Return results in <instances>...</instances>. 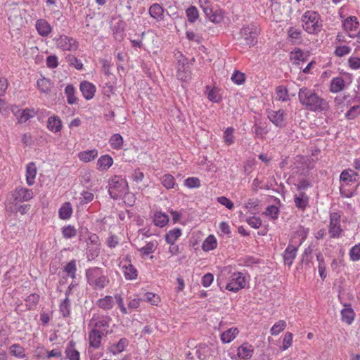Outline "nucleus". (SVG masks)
I'll use <instances>...</instances> for the list:
<instances>
[{
    "mask_svg": "<svg viewBox=\"0 0 360 360\" xmlns=\"http://www.w3.org/2000/svg\"><path fill=\"white\" fill-rule=\"evenodd\" d=\"M300 104L307 110L312 112H326L329 110L328 103L319 96L314 90L302 87L298 92Z\"/></svg>",
    "mask_w": 360,
    "mask_h": 360,
    "instance_id": "1",
    "label": "nucleus"
},
{
    "mask_svg": "<svg viewBox=\"0 0 360 360\" xmlns=\"http://www.w3.org/2000/svg\"><path fill=\"white\" fill-rule=\"evenodd\" d=\"M357 172L352 169L343 170L340 176V191L342 196L345 198H352L358 186Z\"/></svg>",
    "mask_w": 360,
    "mask_h": 360,
    "instance_id": "2",
    "label": "nucleus"
},
{
    "mask_svg": "<svg viewBox=\"0 0 360 360\" xmlns=\"http://www.w3.org/2000/svg\"><path fill=\"white\" fill-rule=\"evenodd\" d=\"M303 29L309 34L319 33L323 28V21L319 13L314 11H307L302 16Z\"/></svg>",
    "mask_w": 360,
    "mask_h": 360,
    "instance_id": "3",
    "label": "nucleus"
},
{
    "mask_svg": "<svg viewBox=\"0 0 360 360\" xmlns=\"http://www.w3.org/2000/svg\"><path fill=\"white\" fill-rule=\"evenodd\" d=\"M87 283L94 290H102L109 283V278L104 274L102 269L99 267L90 268L86 271Z\"/></svg>",
    "mask_w": 360,
    "mask_h": 360,
    "instance_id": "4",
    "label": "nucleus"
},
{
    "mask_svg": "<svg viewBox=\"0 0 360 360\" xmlns=\"http://www.w3.org/2000/svg\"><path fill=\"white\" fill-rule=\"evenodd\" d=\"M115 302L117 303L120 311L123 314H127L128 311L124 304V298L120 294H116L114 296L105 295L104 297L99 298L96 301V306L105 311H110L113 309Z\"/></svg>",
    "mask_w": 360,
    "mask_h": 360,
    "instance_id": "5",
    "label": "nucleus"
},
{
    "mask_svg": "<svg viewBox=\"0 0 360 360\" xmlns=\"http://www.w3.org/2000/svg\"><path fill=\"white\" fill-rule=\"evenodd\" d=\"M128 190V184L124 178L115 175L109 181L108 193L111 198L117 199Z\"/></svg>",
    "mask_w": 360,
    "mask_h": 360,
    "instance_id": "6",
    "label": "nucleus"
},
{
    "mask_svg": "<svg viewBox=\"0 0 360 360\" xmlns=\"http://www.w3.org/2000/svg\"><path fill=\"white\" fill-rule=\"evenodd\" d=\"M53 41L56 48L63 51L75 52L79 46L77 40L65 34H60L56 37Z\"/></svg>",
    "mask_w": 360,
    "mask_h": 360,
    "instance_id": "7",
    "label": "nucleus"
},
{
    "mask_svg": "<svg viewBox=\"0 0 360 360\" xmlns=\"http://www.w3.org/2000/svg\"><path fill=\"white\" fill-rule=\"evenodd\" d=\"M246 283L247 279L245 275L242 272L236 271L230 273L225 288L229 291L236 292L245 288Z\"/></svg>",
    "mask_w": 360,
    "mask_h": 360,
    "instance_id": "8",
    "label": "nucleus"
},
{
    "mask_svg": "<svg viewBox=\"0 0 360 360\" xmlns=\"http://www.w3.org/2000/svg\"><path fill=\"white\" fill-rule=\"evenodd\" d=\"M111 321L112 319L108 315L94 314L89 321V326L108 334L110 333L108 328Z\"/></svg>",
    "mask_w": 360,
    "mask_h": 360,
    "instance_id": "9",
    "label": "nucleus"
},
{
    "mask_svg": "<svg viewBox=\"0 0 360 360\" xmlns=\"http://www.w3.org/2000/svg\"><path fill=\"white\" fill-rule=\"evenodd\" d=\"M34 197L32 189L23 186L16 187L11 193V201L15 205L30 200Z\"/></svg>",
    "mask_w": 360,
    "mask_h": 360,
    "instance_id": "10",
    "label": "nucleus"
},
{
    "mask_svg": "<svg viewBox=\"0 0 360 360\" xmlns=\"http://www.w3.org/2000/svg\"><path fill=\"white\" fill-rule=\"evenodd\" d=\"M86 246L88 257L91 259L97 257L100 254L101 247L98 236L96 233H89Z\"/></svg>",
    "mask_w": 360,
    "mask_h": 360,
    "instance_id": "11",
    "label": "nucleus"
},
{
    "mask_svg": "<svg viewBox=\"0 0 360 360\" xmlns=\"http://www.w3.org/2000/svg\"><path fill=\"white\" fill-rule=\"evenodd\" d=\"M176 78L181 82H188L191 78V71L188 63V59L181 56L176 64Z\"/></svg>",
    "mask_w": 360,
    "mask_h": 360,
    "instance_id": "12",
    "label": "nucleus"
},
{
    "mask_svg": "<svg viewBox=\"0 0 360 360\" xmlns=\"http://www.w3.org/2000/svg\"><path fill=\"white\" fill-rule=\"evenodd\" d=\"M120 266L126 280H136L137 278L138 271L131 264L129 256H126L122 260Z\"/></svg>",
    "mask_w": 360,
    "mask_h": 360,
    "instance_id": "13",
    "label": "nucleus"
},
{
    "mask_svg": "<svg viewBox=\"0 0 360 360\" xmlns=\"http://www.w3.org/2000/svg\"><path fill=\"white\" fill-rule=\"evenodd\" d=\"M241 42L249 47L255 46L257 43V34L253 27H243L240 30Z\"/></svg>",
    "mask_w": 360,
    "mask_h": 360,
    "instance_id": "14",
    "label": "nucleus"
},
{
    "mask_svg": "<svg viewBox=\"0 0 360 360\" xmlns=\"http://www.w3.org/2000/svg\"><path fill=\"white\" fill-rule=\"evenodd\" d=\"M342 232L340 225V215L337 212L330 214V224L328 233L331 238H339Z\"/></svg>",
    "mask_w": 360,
    "mask_h": 360,
    "instance_id": "15",
    "label": "nucleus"
},
{
    "mask_svg": "<svg viewBox=\"0 0 360 360\" xmlns=\"http://www.w3.org/2000/svg\"><path fill=\"white\" fill-rule=\"evenodd\" d=\"M254 352V346L245 341L238 347L236 355L239 360H249L252 357Z\"/></svg>",
    "mask_w": 360,
    "mask_h": 360,
    "instance_id": "16",
    "label": "nucleus"
},
{
    "mask_svg": "<svg viewBox=\"0 0 360 360\" xmlns=\"http://www.w3.org/2000/svg\"><path fill=\"white\" fill-rule=\"evenodd\" d=\"M300 246L289 243L287 248L283 253V258L285 264L291 266L297 257V253Z\"/></svg>",
    "mask_w": 360,
    "mask_h": 360,
    "instance_id": "17",
    "label": "nucleus"
},
{
    "mask_svg": "<svg viewBox=\"0 0 360 360\" xmlns=\"http://www.w3.org/2000/svg\"><path fill=\"white\" fill-rule=\"evenodd\" d=\"M267 115L269 120L276 127H282L285 125V112L283 110L267 111Z\"/></svg>",
    "mask_w": 360,
    "mask_h": 360,
    "instance_id": "18",
    "label": "nucleus"
},
{
    "mask_svg": "<svg viewBox=\"0 0 360 360\" xmlns=\"http://www.w3.org/2000/svg\"><path fill=\"white\" fill-rule=\"evenodd\" d=\"M359 21L356 17L349 16L342 22V27L351 38H354V33L358 28Z\"/></svg>",
    "mask_w": 360,
    "mask_h": 360,
    "instance_id": "19",
    "label": "nucleus"
},
{
    "mask_svg": "<svg viewBox=\"0 0 360 360\" xmlns=\"http://www.w3.org/2000/svg\"><path fill=\"white\" fill-rule=\"evenodd\" d=\"M296 167L302 172L309 171L314 167V159L310 157L298 155L295 158Z\"/></svg>",
    "mask_w": 360,
    "mask_h": 360,
    "instance_id": "20",
    "label": "nucleus"
},
{
    "mask_svg": "<svg viewBox=\"0 0 360 360\" xmlns=\"http://www.w3.org/2000/svg\"><path fill=\"white\" fill-rule=\"evenodd\" d=\"M308 233V229H305L304 227L300 226L290 238V243L300 246L306 240Z\"/></svg>",
    "mask_w": 360,
    "mask_h": 360,
    "instance_id": "21",
    "label": "nucleus"
},
{
    "mask_svg": "<svg viewBox=\"0 0 360 360\" xmlns=\"http://www.w3.org/2000/svg\"><path fill=\"white\" fill-rule=\"evenodd\" d=\"M79 89L82 96L86 100L92 99L96 91V86L87 81H83L80 83Z\"/></svg>",
    "mask_w": 360,
    "mask_h": 360,
    "instance_id": "22",
    "label": "nucleus"
},
{
    "mask_svg": "<svg viewBox=\"0 0 360 360\" xmlns=\"http://www.w3.org/2000/svg\"><path fill=\"white\" fill-rule=\"evenodd\" d=\"M105 334L103 331L91 328L89 333V346L95 349L98 348L101 346L102 338Z\"/></svg>",
    "mask_w": 360,
    "mask_h": 360,
    "instance_id": "23",
    "label": "nucleus"
},
{
    "mask_svg": "<svg viewBox=\"0 0 360 360\" xmlns=\"http://www.w3.org/2000/svg\"><path fill=\"white\" fill-rule=\"evenodd\" d=\"M37 174V168L34 162H30L26 165L25 179L28 186H32L35 183Z\"/></svg>",
    "mask_w": 360,
    "mask_h": 360,
    "instance_id": "24",
    "label": "nucleus"
},
{
    "mask_svg": "<svg viewBox=\"0 0 360 360\" xmlns=\"http://www.w3.org/2000/svg\"><path fill=\"white\" fill-rule=\"evenodd\" d=\"M349 83L350 82L347 83L342 77H334L330 81V91L333 94L340 92L344 90Z\"/></svg>",
    "mask_w": 360,
    "mask_h": 360,
    "instance_id": "25",
    "label": "nucleus"
},
{
    "mask_svg": "<svg viewBox=\"0 0 360 360\" xmlns=\"http://www.w3.org/2000/svg\"><path fill=\"white\" fill-rule=\"evenodd\" d=\"M239 334V330L236 327L230 328L220 334V340L222 343L228 344L234 340Z\"/></svg>",
    "mask_w": 360,
    "mask_h": 360,
    "instance_id": "26",
    "label": "nucleus"
},
{
    "mask_svg": "<svg viewBox=\"0 0 360 360\" xmlns=\"http://www.w3.org/2000/svg\"><path fill=\"white\" fill-rule=\"evenodd\" d=\"M35 27L37 32L41 37H47L52 31V27L44 19H39L36 21Z\"/></svg>",
    "mask_w": 360,
    "mask_h": 360,
    "instance_id": "27",
    "label": "nucleus"
},
{
    "mask_svg": "<svg viewBox=\"0 0 360 360\" xmlns=\"http://www.w3.org/2000/svg\"><path fill=\"white\" fill-rule=\"evenodd\" d=\"M309 196L304 192H300L294 196V202L297 208L304 211L309 205Z\"/></svg>",
    "mask_w": 360,
    "mask_h": 360,
    "instance_id": "28",
    "label": "nucleus"
},
{
    "mask_svg": "<svg viewBox=\"0 0 360 360\" xmlns=\"http://www.w3.org/2000/svg\"><path fill=\"white\" fill-rule=\"evenodd\" d=\"M62 120L57 115H52L48 118L47 128L53 133H58L62 130Z\"/></svg>",
    "mask_w": 360,
    "mask_h": 360,
    "instance_id": "29",
    "label": "nucleus"
},
{
    "mask_svg": "<svg viewBox=\"0 0 360 360\" xmlns=\"http://www.w3.org/2000/svg\"><path fill=\"white\" fill-rule=\"evenodd\" d=\"M164 8L158 3L152 4L148 9L150 16L160 22L164 19Z\"/></svg>",
    "mask_w": 360,
    "mask_h": 360,
    "instance_id": "30",
    "label": "nucleus"
},
{
    "mask_svg": "<svg viewBox=\"0 0 360 360\" xmlns=\"http://www.w3.org/2000/svg\"><path fill=\"white\" fill-rule=\"evenodd\" d=\"M341 320L348 325H351L354 320L355 313L350 304H345L341 310Z\"/></svg>",
    "mask_w": 360,
    "mask_h": 360,
    "instance_id": "31",
    "label": "nucleus"
},
{
    "mask_svg": "<svg viewBox=\"0 0 360 360\" xmlns=\"http://www.w3.org/2000/svg\"><path fill=\"white\" fill-rule=\"evenodd\" d=\"M37 86L41 94H49L53 86V84L51 82V79L42 77L37 79Z\"/></svg>",
    "mask_w": 360,
    "mask_h": 360,
    "instance_id": "32",
    "label": "nucleus"
},
{
    "mask_svg": "<svg viewBox=\"0 0 360 360\" xmlns=\"http://www.w3.org/2000/svg\"><path fill=\"white\" fill-rule=\"evenodd\" d=\"M113 164V159L110 155H103L97 160V169L107 171Z\"/></svg>",
    "mask_w": 360,
    "mask_h": 360,
    "instance_id": "33",
    "label": "nucleus"
},
{
    "mask_svg": "<svg viewBox=\"0 0 360 360\" xmlns=\"http://www.w3.org/2000/svg\"><path fill=\"white\" fill-rule=\"evenodd\" d=\"M128 340L126 338H121L118 342L110 344L108 350L114 355L121 353L125 349V347L128 345Z\"/></svg>",
    "mask_w": 360,
    "mask_h": 360,
    "instance_id": "34",
    "label": "nucleus"
},
{
    "mask_svg": "<svg viewBox=\"0 0 360 360\" xmlns=\"http://www.w3.org/2000/svg\"><path fill=\"white\" fill-rule=\"evenodd\" d=\"M76 343L71 340L68 342L65 348V354L70 360H80L79 352L75 349Z\"/></svg>",
    "mask_w": 360,
    "mask_h": 360,
    "instance_id": "35",
    "label": "nucleus"
},
{
    "mask_svg": "<svg viewBox=\"0 0 360 360\" xmlns=\"http://www.w3.org/2000/svg\"><path fill=\"white\" fill-rule=\"evenodd\" d=\"M98 154V150L94 148L79 152L77 156L80 161L83 162H89L96 159Z\"/></svg>",
    "mask_w": 360,
    "mask_h": 360,
    "instance_id": "36",
    "label": "nucleus"
},
{
    "mask_svg": "<svg viewBox=\"0 0 360 360\" xmlns=\"http://www.w3.org/2000/svg\"><path fill=\"white\" fill-rule=\"evenodd\" d=\"M65 94L67 97V102L70 105L77 104L78 97L76 96V89L72 84H68L65 89Z\"/></svg>",
    "mask_w": 360,
    "mask_h": 360,
    "instance_id": "37",
    "label": "nucleus"
},
{
    "mask_svg": "<svg viewBox=\"0 0 360 360\" xmlns=\"http://www.w3.org/2000/svg\"><path fill=\"white\" fill-rule=\"evenodd\" d=\"M73 212L72 205L69 202L63 203L58 210V217L63 220L69 219Z\"/></svg>",
    "mask_w": 360,
    "mask_h": 360,
    "instance_id": "38",
    "label": "nucleus"
},
{
    "mask_svg": "<svg viewBox=\"0 0 360 360\" xmlns=\"http://www.w3.org/2000/svg\"><path fill=\"white\" fill-rule=\"evenodd\" d=\"M218 245L216 237L211 234L209 235L202 244V249L205 252H209L217 248Z\"/></svg>",
    "mask_w": 360,
    "mask_h": 360,
    "instance_id": "39",
    "label": "nucleus"
},
{
    "mask_svg": "<svg viewBox=\"0 0 360 360\" xmlns=\"http://www.w3.org/2000/svg\"><path fill=\"white\" fill-rule=\"evenodd\" d=\"M307 56L304 53L298 48L295 49L290 53V59L293 63L299 65L301 62L306 60Z\"/></svg>",
    "mask_w": 360,
    "mask_h": 360,
    "instance_id": "40",
    "label": "nucleus"
},
{
    "mask_svg": "<svg viewBox=\"0 0 360 360\" xmlns=\"http://www.w3.org/2000/svg\"><path fill=\"white\" fill-rule=\"evenodd\" d=\"M206 94L207 98L214 103H219L221 101V96L219 94V89L217 87L211 88L209 86H206Z\"/></svg>",
    "mask_w": 360,
    "mask_h": 360,
    "instance_id": "41",
    "label": "nucleus"
},
{
    "mask_svg": "<svg viewBox=\"0 0 360 360\" xmlns=\"http://www.w3.org/2000/svg\"><path fill=\"white\" fill-rule=\"evenodd\" d=\"M109 144L113 150H120L123 146V137L120 134H114L109 139Z\"/></svg>",
    "mask_w": 360,
    "mask_h": 360,
    "instance_id": "42",
    "label": "nucleus"
},
{
    "mask_svg": "<svg viewBox=\"0 0 360 360\" xmlns=\"http://www.w3.org/2000/svg\"><path fill=\"white\" fill-rule=\"evenodd\" d=\"M153 222L159 227L165 226L169 222V217L162 212H156L153 217Z\"/></svg>",
    "mask_w": 360,
    "mask_h": 360,
    "instance_id": "43",
    "label": "nucleus"
},
{
    "mask_svg": "<svg viewBox=\"0 0 360 360\" xmlns=\"http://www.w3.org/2000/svg\"><path fill=\"white\" fill-rule=\"evenodd\" d=\"M160 181L162 185L168 190L174 188L176 185L174 177L170 174H165L162 175L160 178Z\"/></svg>",
    "mask_w": 360,
    "mask_h": 360,
    "instance_id": "44",
    "label": "nucleus"
},
{
    "mask_svg": "<svg viewBox=\"0 0 360 360\" xmlns=\"http://www.w3.org/2000/svg\"><path fill=\"white\" fill-rule=\"evenodd\" d=\"M181 236V229L179 228H174L166 234L165 240L167 243H175V242Z\"/></svg>",
    "mask_w": 360,
    "mask_h": 360,
    "instance_id": "45",
    "label": "nucleus"
},
{
    "mask_svg": "<svg viewBox=\"0 0 360 360\" xmlns=\"http://www.w3.org/2000/svg\"><path fill=\"white\" fill-rule=\"evenodd\" d=\"M9 352L11 355L18 359H23L25 357V349L19 344H13L9 348Z\"/></svg>",
    "mask_w": 360,
    "mask_h": 360,
    "instance_id": "46",
    "label": "nucleus"
},
{
    "mask_svg": "<svg viewBox=\"0 0 360 360\" xmlns=\"http://www.w3.org/2000/svg\"><path fill=\"white\" fill-rule=\"evenodd\" d=\"M157 245L158 243L156 240L150 241L145 246L139 249V251L141 253L142 256L148 255L155 251Z\"/></svg>",
    "mask_w": 360,
    "mask_h": 360,
    "instance_id": "47",
    "label": "nucleus"
},
{
    "mask_svg": "<svg viewBox=\"0 0 360 360\" xmlns=\"http://www.w3.org/2000/svg\"><path fill=\"white\" fill-rule=\"evenodd\" d=\"M286 322L284 320H279L276 322L270 329V333L271 335H277L286 328Z\"/></svg>",
    "mask_w": 360,
    "mask_h": 360,
    "instance_id": "48",
    "label": "nucleus"
},
{
    "mask_svg": "<svg viewBox=\"0 0 360 360\" xmlns=\"http://www.w3.org/2000/svg\"><path fill=\"white\" fill-rule=\"evenodd\" d=\"M276 100L282 101H287L289 100L288 91L285 86H277L276 89Z\"/></svg>",
    "mask_w": 360,
    "mask_h": 360,
    "instance_id": "49",
    "label": "nucleus"
},
{
    "mask_svg": "<svg viewBox=\"0 0 360 360\" xmlns=\"http://www.w3.org/2000/svg\"><path fill=\"white\" fill-rule=\"evenodd\" d=\"M210 354V348L207 345H200L196 350V355L201 360L206 359Z\"/></svg>",
    "mask_w": 360,
    "mask_h": 360,
    "instance_id": "50",
    "label": "nucleus"
},
{
    "mask_svg": "<svg viewBox=\"0 0 360 360\" xmlns=\"http://www.w3.org/2000/svg\"><path fill=\"white\" fill-rule=\"evenodd\" d=\"M186 17L188 22L193 23L199 18V12L195 6H191L186 10Z\"/></svg>",
    "mask_w": 360,
    "mask_h": 360,
    "instance_id": "51",
    "label": "nucleus"
},
{
    "mask_svg": "<svg viewBox=\"0 0 360 360\" xmlns=\"http://www.w3.org/2000/svg\"><path fill=\"white\" fill-rule=\"evenodd\" d=\"M279 209L275 205H269L266 208V210L263 212V214L268 217L272 220H276L278 217Z\"/></svg>",
    "mask_w": 360,
    "mask_h": 360,
    "instance_id": "52",
    "label": "nucleus"
},
{
    "mask_svg": "<svg viewBox=\"0 0 360 360\" xmlns=\"http://www.w3.org/2000/svg\"><path fill=\"white\" fill-rule=\"evenodd\" d=\"M234 129L233 127H228L224 132V141L227 146H231L234 143Z\"/></svg>",
    "mask_w": 360,
    "mask_h": 360,
    "instance_id": "53",
    "label": "nucleus"
},
{
    "mask_svg": "<svg viewBox=\"0 0 360 360\" xmlns=\"http://www.w3.org/2000/svg\"><path fill=\"white\" fill-rule=\"evenodd\" d=\"M77 231L74 226L67 225L62 228V234L65 239L76 236Z\"/></svg>",
    "mask_w": 360,
    "mask_h": 360,
    "instance_id": "54",
    "label": "nucleus"
},
{
    "mask_svg": "<svg viewBox=\"0 0 360 360\" xmlns=\"http://www.w3.org/2000/svg\"><path fill=\"white\" fill-rule=\"evenodd\" d=\"M313 257L311 250L309 248L304 250L302 255L301 262L304 264L306 268H311Z\"/></svg>",
    "mask_w": 360,
    "mask_h": 360,
    "instance_id": "55",
    "label": "nucleus"
},
{
    "mask_svg": "<svg viewBox=\"0 0 360 360\" xmlns=\"http://www.w3.org/2000/svg\"><path fill=\"white\" fill-rule=\"evenodd\" d=\"M39 295L37 293L30 294L25 300L26 306L28 309H34L39 301Z\"/></svg>",
    "mask_w": 360,
    "mask_h": 360,
    "instance_id": "56",
    "label": "nucleus"
},
{
    "mask_svg": "<svg viewBox=\"0 0 360 360\" xmlns=\"http://www.w3.org/2000/svg\"><path fill=\"white\" fill-rule=\"evenodd\" d=\"M145 301L154 306H158L161 302L160 297L152 292H148L145 294Z\"/></svg>",
    "mask_w": 360,
    "mask_h": 360,
    "instance_id": "57",
    "label": "nucleus"
},
{
    "mask_svg": "<svg viewBox=\"0 0 360 360\" xmlns=\"http://www.w3.org/2000/svg\"><path fill=\"white\" fill-rule=\"evenodd\" d=\"M316 258L319 262L318 269H319V276L321 278V279L323 281L327 276L324 258L321 254L317 255Z\"/></svg>",
    "mask_w": 360,
    "mask_h": 360,
    "instance_id": "58",
    "label": "nucleus"
},
{
    "mask_svg": "<svg viewBox=\"0 0 360 360\" xmlns=\"http://www.w3.org/2000/svg\"><path fill=\"white\" fill-rule=\"evenodd\" d=\"M184 184L188 188H198L201 186L200 180L198 177H188L184 180Z\"/></svg>",
    "mask_w": 360,
    "mask_h": 360,
    "instance_id": "59",
    "label": "nucleus"
},
{
    "mask_svg": "<svg viewBox=\"0 0 360 360\" xmlns=\"http://www.w3.org/2000/svg\"><path fill=\"white\" fill-rule=\"evenodd\" d=\"M60 311L64 317H68L70 314V301L66 297L59 306Z\"/></svg>",
    "mask_w": 360,
    "mask_h": 360,
    "instance_id": "60",
    "label": "nucleus"
},
{
    "mask_svg": "<svg viewBox=\"0 0 360 360\" xmlns=\"http://www.w3.org/2000/svg\"><path fill=\"white\" fill-rule=\"evenodd\" d=\"M349 258L353 262L360 260V243L353 246L349 252Z\"/></svg>",
    "mask_w": 360,
    "mask_h": 360,
    "instance_id": "61",
    "label": "nucleus"
},
{
    "mask_svg": "<svg viewBox=\"0 0 360 360\" xmlns=\"http://www.w3.org/2000/svg\"><path fill=\"white\" fill-rule=\"evenodd\" d=\"M360 115V105H356L349 108L346 112L345 117L347 120H354Z\"/></svg>",
    "mask_w": 360,
    "mask_h": 360,
    "instance_id": "62",
    "label": "nucleus"
},
{
    "mask_svg": "<svg viewBox=\"0 0 360 360\" xmlns=\"http://www.w3.org/2000/svg\"><path fill=\"white\" fill-rule=\"evenodd\" d=\"M231 80L234 84L237 85H240L245 82V75L244 73L236 70L231 75Z\"/></svg>",
    "mask_w": 360,
    "mask_h": 360,
    "instance_id": "63",
    "label": "nucleus"
},
{
    "mask_svg": "<svg viewBox=\"0 0 360 360\" xmlns=\"http://www.w3.org/2000/svg\"><path fill=\"white\" fill-rule=\"evenodd\" d=\"M293 335L290 332L285 333L283 339L282 350L285 351L290 347L292 345Z\"/></svg>",
    "mask_w": 360,
    "mask_h": 360,
    "instance_id": "64",
    "label": "nucleus"
}]
</instances>
